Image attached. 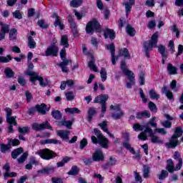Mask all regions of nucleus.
<instances>
[{
    "label": "nucleus",
    "instance_id": "obj_1",
    "mask_svg": "<svg viewBox=\"0 0 183 183\" xmlns=\"http://www.w3.org/2000/svg\"><path fill=\"white\" fill-rule=\"evenodd\" d=\"M106 49L110 51L111 56H112V65H115L117 64L116 61L119 59V56H124V58H131V54H129V51L127 48L121 49L119 50V55L115 56V44H110L106 45Z\"/></svg>",
    "mask_w": 183,
    "mask_h": 183
},
{
    "label": "nucleus",
    "instance_id": "obj_2",
    "mask_svg": "<svg viewBox=\"0 0 183 183\" xmlns=\"http://www.w3.org/2000/svg\"><path fill=\"white\" fill-rule=\"evenodd\" d=\"M4 111L6 112V122L8 124V133L14 134V127L18 125V122H16V116L12 117V110L9 107L4 109Z\"/></svg>",
    "mask_w": 183,
    "mask_h": 183
},
{
    "label": "nucleus",
    "instance_id": "obj_3",
    "mask_svg": "<svg viewBox=\"0 0 183 183\" xmlns=\"http://www.w3.org/2000/svg\"><path fill=\"white\" fill-rule=\"evenodd\" d=\"M120 68H122L123 74L128 76L129 82L127 84V88H132V85H135V77L134 76V72L127 68V62L125 60L121 61Z\"/></svg>",
    "mask_w": 183,
    "mask_h": 183
},
{
    "label": "nucleus",
    "instance_id": "obj_4",
    "mask_svg": "<svg viewBox=\"0 0 183 183\" xmlns=\"http://www.w3.org/2000/svg\"><path fill=\"white\" fill-rule=\"evenodd\" d=\"M25 74L31 76L29 81H31V82H33L34 85H35V81H39L40 86L45 87L49 84V81H48L47 79H44L42 76H40L39 74L35 71H25Z\"/></svg>",
    "mask_w": 183,
    "mask_h": 183
},
{
    "label": "nucleus",
    "instance_id": "obj_5",
    "mask_svg": "<svg viewBox=\"0 0 183 183\" xmlns=\"http://www.w3.org/2000/svg\"><path fill=\"white\" fill-rule=\"evenodd\" d=\"M158 33H154L149 41L144 43V48L146 52V56L149 58V51H152L153 48H157Z\"/></svg>",
    "mask_w": 183,
    "mask_h": 183
},
{
    "label": "nucleus",
    "instance_id": "obj_6",
    "mask_svg": "<svg viewBox=\"0 0 183 183\" xmlns=\"http://www.w3.org/2000/svg\"><path fill=\"white\" fill-rule=\"evenodd\" d=\"M94 29L97 32H101V24L98 22L97 19H93L92 21H89L86 26V34H94Z\"/></svg>",
    "mask_w": 183,
    "mask_h": 183
},
{
    "label": "nucleus",
    "instance_id": "obj_7",
    "mask_svg": "<svg viewBox=\"0 0 183 183\" xmlns=\"http://www.w3.org/2000/svg\"><path fill=\"white\" fill-rule=\"evenodd\" d=\"M36 154L39 155L42 159L46 160L52 159V158H55V157H56V153L49 149L39 150V152H36Z\"/></svg>",
    "mask_w": 183,
    "mask_h": 183
},
{
    "label": "nucleus",
    "instance_id": "obj_8",
    "mask_svg": "<svg viewBox=\"0 0 183 183\" xmlns=\"http://www.w3.org/2000/svg\"><path fill=\"white\" fill-rule=\"evenodd\" d=\"M94 135L97 137L99 140V144L102 148H108V139L105 136L102 135V133L99 129L95 128L94 129Z\"/></svg>",
    "mask_w": 183,
    "mask_h": 183
},
{
    "label": "nucleus",
    "instance_id": "obj_9",
    "mask_svg": "<svg viewBox=\"0 0 183 183\" xmlns=\"http://www.w3.org/2000/svg\"><path fill=\"white\" fill-rule=\"evenodd\" d=\"M32 129L34 131H42L44 129H51L52 130V127L48 121H46L41 124L34 123L32 124Z\"/></svg>",
    "mask_w": 183,
    "mask_h": 183
},
{
    "label": "nucleus",
    "instance_id": "obj_10",
    "mask_svg": "<svg viewBox=\"0 0 183 183\" xmlns=\"http://www.w3.org/2000/svg\"><path fill=\"white\" fill-rule=\"evenodd\" d=\"M180 142L179 140L174 136H172L171 138L169 139V142L165 143V147L169 149H174L179 145Z\"/></svg>",
    "mask_w": 183,
    "mask_h": 183
},
{
    "label": "nucleus",
    "instance_id": "obj_11",
    "mask_svg": "<svg viewBox=\"0 0 183 183\" xmlns=\"http://www.w3.org/2000/svg\"><path fill=\"white\" fill-rule=\"evenodd\" d=\"M110 109L115 110V112L112 115V118H114V119H121V118L124 117V112L121 111V107H119V105L114 106L112 104L110 106Z\"/></svg>",
    "mask_w": 183,
    "mask_h": 183
},
{
    "label": "nucleus",
    "instance_id": "obj_12",
    "mask_svg": "<svg viewBox=\"0 0 183 183\" xmlns=\"http://www.w3.org/2000/svg\"><path fill=\"white\" fill-rule=\"evenodd\" d=\"M59 49L55 44H52L45 51L46 56H57Z\"/></svg>",
    "mask_w": 183,
    "mask_h": 183
},
{
    "label": "nucleus",
    "instance_id": "obj_13",
    "mask_svg": "<svg viewBox=\"0 0 183 183\" xmlns=\"http://www.w3.org/2000/svg\"><path fill=\"white\" fill-rule=\"evenodd\" d=\"M92 159L96 162H99V161H104L105 157L101 149H97L92 154Z\"/></svg>",
    "mask_w": 183,
    "mask_h": 183
},
{
    "label": "nucleus",
    "instance_id": "obj_14",
    "mask_svg": "<svg viewBox=\"0 0 183 183\" xmlns=\"http://www.w3.org/2000/svg\"><path fill=\"white\" fill-rule=\"evenodd\" d=\"M123 146L124 147V148H126V149H128V151H129V152H131V154L134 155V159H137V161H139V159H141L142 155H141V154H139V152L135 154V149H134V147H131V144H129V143L125 142L123 144Z\"/></svg>",
    "mask_w": 183,
    "mask_h": 183
},
{
    "label": "nucleus",
    "instance_id": "obj_15",
    "mask_svg": "<svg viewBox=\"0 0 183 183\" xmlns=\"http://www.w3.org/2000/svg\"><path fill=\"white\" fill-rule=\"evenodd\" d=\"M147 132L149 134V137H151V142L152 144H164V141L159 137L154 135L152 129H148Z\"/></svg>",
    "mask_w": 183,
    "mask_h": 183
},
{
    "label": "nucleus",
    "instance_id": "obj_16",
    "mask_svg": "<svg viewBox=\"0 0 183 183\" xmlns=\"http://www.w3.org/2000/svg\"><path fill=\"white\" fill-rule=\"evenodd\" d=\"M69 64H72V60L63 59V61L60 62L58 66H60L62 72L67 73L69 72V69L66 66Z\"/></svg>",
    "mask_w": 183,
    "mask_h": 183
},
{
    "label": "nucleus",
    "instance_id": "obj_17",
    "mask_svg": "<svg viewBox=\"0 0 183 183\" xmlns=\"http://www.w3.org/2000/svg\"><path fill=\"white\" fill-rule=\"evenodd\" d=\"M109 98L108 94H100L94 99V104H107Z\"/></svg>",
    "mask_w": 183,
    "mask_h": 183
},
{
    "label": "nucleus",
    "instance_id": "obj_18",
    "mask_svg": "<svg viewBox=\"0 0 183 183\" xmlns=\"http://www.w3.org/2000/svg\"><path fill=\"white\" fill-rule=\"evenodd\" d=\"M155 119H157V117H153L152 119H150L149 122H147L144 125L145 132H148V129H151V127H149V125H151V127H153V128H155V129H157V122H155Z\"/></svg>",
    "mask_w": 183,
    "mask_h": 183
},
{
    "label": "nucleus",
    "instance_id": "obj_19",
    "mask_svg": "<svg viewBox=\"0 0 183 183\" xmlns=\"http://www.w3.org/2000/svg\"><path fill=\"white\" fill-rule=\"evenodd\" d=\"M99 126L100 127L101 129L104 131V132H106V134H108L109 137H110L113 139L114 138H115L114 134H111L109 131H108V122L104 121L102 123H99Z\"/></svg>",
    "mask_w": 183,
    "mask_h": 183
},
{
    "label": "nucleus",
    "instance_id": "obj_20",
    "mask_svg": "<svg viewBox=\"0 0 183 183\" xmlns=\"http://www.w3.org/2000/svg\"><path fill=\"white\" fill-rule=\"evenodd\" d=\"M174 159L178 161V164L176 165V169H181L182 168V158L179 152H175L173 156Z\"/></svg>",
    "mask_w": 183,
    "mask_h": 183
},
{
    "label": "nucleus",
    "instance_id": "obj_21",
    "mask_svg": "<svg viewBox=\"0 0 183 183\" xmlns=\"http://www.w3.org/2000/svg\"><path fill=\"white\" fill-rule=\"evenodd\" d=\"M69 131L66 130H59L57 131L58 137H60L64 141H68L69 139Z\"/></svg>",
    "mask_w": 183,
    "mask_h": 183
},
{
    "label": "nucleus",
    "instance_id": "obj_22",
    "mask_svg": "<svg viewBox=\"0 0 183 183\" xmlns=\"http://www.w3.org/2000/svg\"><path fill=\"white\" fill-rule=\"evenodd\" d=\"M129 1H127L123 4L126 9V16H128V15H129V12H131V9H132V5H135V0H129Z\"/></svg>",
    "mask_w": 183,
    "mask_h": 183
},
{
    "label": "nucleus",
    "instance_id": "obj_23",
    "mask_svg": "<svg viewBox=\"0 0 183 183\" xmlns=\"http://www.w3.org/2000/svg\"><path fill=\"white\" fill-rule=\"evenodd\" d=\"M104 35L106 39H107V38L115 39V31L113 29H106Z\"/></svg>",
    "mask_w": 183,
    "mask_h": 183
},
{
    "label": "nucleus",
    "instance_id": "obj_24",
    "mask_svg": "<svg viewBox=\"0 0 183 183\" xmlns=\"http://www.w3.org/2000/svg\"><path fill=\"white\" fill-rule=\"evenodd\" d=\"M136 118L137 119H144V118H151V113L147 110H144L142 112L137 113Z\"/></svg>",
    "mask_w": 183,
    "mask_h": 183
},
{
    "label": "nucleus",
    "instance_id": "obj_25",
    "mask_svg": "<svg viewBox=\"0 0 183 183\" xmlns=\"http://www.w3.org/2000/svg\"><path fill=\"white\" fill-rule=\"evenodd\" d=\"M36 111L39 112V114H41V115H45L46 114V104H41L36 105Z\"/></svg>",
    "mask_w": 183,
    "mask_h": 183
},
{
    "label": "nucleus",
    "instance_id": "obj_26",
    "mask_svg": "<svg viewBox=\"0 0 183 183\" xmlns=\"http://www.w3.org/2000/svg\"><path fill=\"white\" fill-rule=\"evenodd\" d=\"M166 169H167V171L170 173L174 172V171H179V169H177V167H174V162L171 159L167 160V165L166 167Z\"/></svg>",
    "mask_w": 183,
    "mask_h": 183
},
{
    "label": "nucleus",
    "instance_id": "obj_27",
    "mask_svg": "<svg viewBox=\"0 0 183 183\" xmlns=\"http://www.w3.org/2000/svg\"><path fill=\"white\" fill-rule=\"evenodd\" d=\"M52 18H55L56 20L54 23V26H59L60 29L62 30L64 29V24L59 21L61 19V17H59L56 13H54L52 16Z\"/></svg>",
    "mask_w": 183,
    "mask_h": 183
},
{
    "label": "nucleus",
    "instance_id": "obj_28",
    "mask_svg": "<svg viewBox=\"0 0 183 183\" xmlns=\"http://www.w3.org/2000/svg\"><path fill=\"white\" fill-rule=\"evenodd\" d=\"M162 92L165 94L168 99H174V94H172V92L168 90V86H164L162 89Z\"/></svg>",
    "mask_w": 183,
    "mask_h": 183
},
{
    "label": "nucleus",
    "instance_id": "obj_29",
    "mask_svg": "<svg viewBox=\"0 0 183 183\" xmlns=\"http://www.w3.org/2000/svg\"><path fill=\"white\" fill-rule=\"evenodd\" d=\"M23 152L24 149L22 147L17 148L11 152V158H13V159H16V158H18L21 154H23Z\"/></svg>",
    "mask_w": 183,
    "mask_h": 183
},
{
    "label": "nucleus",
    "instance_id": "obj_30",
    "mask_svg": "<svg viewBox=\"0 0 183 183\" xmlns=\"http://www.w3.org/2000/svg\"><path fill=\"white\" fill-rule=\"evenodd\" d=\"M92 60L88 63V66L91 71H94V72H98V68L97 67V65H95V59H94V56H91Z\"/></svg>",
    "mask_w": 183,
    "mask_h": 183
},
{
    "label": "nucleus",
    "instance_id": "obj_31",
    "mask_svg": "<svg viewBox=\"0 0 183 183\" xmlns=\"http://www.w3.org/2000/svg\"><path fill=\"white\" fill-rule=\"evenodd\" d=\"M58 127H66L69 129L72 128V122L71 121H61L57 123Z\"/></svg>",
    "mask_w": 183,
    "mask_h": 183
},
{
    "label": "nucleus",
    "instance_id": "obj_32",
    "mask_svg": "<svg viewBox=\"0 0 183 183\" xmlns=\"http://www.w3.org/2000/svg\"><path fill=\"white\" fill-rule=\"evenodd\" d=\"M167 71L169 74V75H176L177 74V69L172 64L169 63L167 64Z\"/></svg>",
    "mask_w": 183,
    "mask_h": 183
},
{
    "label": "nucleus",
    "instance_id": "obj_33",
    "mask_svg": "<svg viewBox=\"0 0 183 183\" xmlns=\"http://www.w3.org/2000/svg\"><path fill=\"white\" fill-rule=\"evenodd\" d=\"M60 44L64 48H69V43L68 42V36L62 35L60 41Z\"/></svg>",
    "mask_w": 183,
    "mask_h": 183
},
{
    "label": "nucleus",
    "instance_id": "obj_34",
    "mask_svg": "<svg viewBox=\"0 0 183 183\" xmlns=\"http://www.w3.org/2000/svg\"><path fill=\"white\" fill-rule=\"evenodd\" d=\"M64 111L67 114H81V110H79V109L76 107H73V108L67 107L66 109H64Z\"/></svg>",
    "mask_w": 183,
    "mask_h": 183
},
{
    "label": "nucleus",
    "instance_id": "obj_35",
    "mask_svg": "<svg viewBox=\"0 0 183 183\" xmlns=\"http://www.w3.org/2000/svg\"><path fill=\"white\" fill-rule=\"evenodd\" d=\"M41 145H45V144H59V141L55 139H46L45 140L40 141Z\"/></svg>",
    "mask_w": 183,
    "mask_h": 183
},
{
    "label": "nucleus",
    "instance_id": "obj_36",
    "mask_svg": "<svg viewBox=\"0 0 183 183\" xmlns=\"http://www.w3.org/2000/svg\"><path fill=\"white\" fill-rule=\"evenodd\" d=\"M28 46L31 49H34V48H36V42H35V40L31 36L28 37Z\"/></svg>",
    "mask_w": 183,
    "mask_h": 183
},
{
    "label": "nucleus",
    "instance_id": "obj_37",
    "mask_svg": "<svg viewBox=\"0 0 183 183\" xmlns=\"http://www.w3.org/2000/svg\"><path fill=\"white\" fill-rule=\"evenodd\" d=\"M97 110L94 107H90L88 111V116L87 118L89 119V122H91L92 121V118L94 117V115H96Z\"/></svg>",
    "mask_w": 183,
    "mask_h": 183
},
{
    "label": "nucleus",
    "instance_id": "obj_38",
    "mask_svg": "<svg viewBox=\"0 0 183 183\" xmlns=\"http://www.w3.org/2000/svg\"><path fill=\"white\" fill-rule=\"evenodd\" d=\"M158 51L164 58H168V53L165 51V46L162 44L159 45Z\"/></svg>",
    "mask_w": 183,
    "mask_h": 183
},
{
    "label": "nucleus",
    "instance_id": "obj_39",
    "mask_svg": "<svg viewBox=\"0 0 183 183\" xmlns=\"http://www.w3.org/2000/svg\"><path fill=\"white\" fill-rule=\"evenodd\" d=\"M0 25L1 26V32L4 33V35L11 32V28L9 27V25L4 24V23H1Z\"/></svg>",
    "mask_w": 183,
    "mask_h": 183
},
{
    "label": "nucleus",
    "instance_id": "obj_40",
    "mask_svg": "<svg viewBox=\"0 0 183 183\" xmlns=\"http://www.w3.org/2000/svg\"><path fill=\"white\" fill-rule=\"evenodd\" d=\"M30 130L31 128H29V127H19L18 129V132L22 135H26V134H29Z\"/></svg>",
    "mask_w": 183,
    "mask_h": 183
},
{
    "label": "nucleus",
    "instance_id": "obj_41",
    "mask_svg": "<svg viewBox=\"0 0 183 183\" xmlns=\"http://www.w3.org/2000/svg\"><path fill=\"white\" fill-rule=\"evenodd\" d=\"M16 29H11L9 31V39L10 41H16Z\"/></svg>",
    "mask_w": 183,
    "mask_h": 183
},
{
    "label": "nucleus",
    "instance_id": "obj_42",
    "mask_svg": "<svg viewBox=\"0 0 183 183\" xmlns=\"http://www.w3.org/2000/svg\"><path fill=\"white\" fill-rule=\"evenodd\" d=\"M126 31L129 36H134L135 34L137 33V31L134 29V27H132V26L130 24H127Z\"/></svg>",
    "mask_w": 183,
    "mask_h": 183
},
{
    "label": "nucleus",
    "instance_id": "obj_43",
    "mask_svg": "<svg viewBox=\"0 0 183 183\" xmlns=\"http://www.w3.org/2000/svg\"><path fill=\"white\" fill-rule=\"evenodd\" d=\"M84 0H71L70 1V6L72 8H79V6H81L82 5V2Z\"/></svg>",
    "mask_w": 183,
    "mask_h": 183
},
{
    "label": "nucleus",
    "instance_id": "obj_44",
    "mask_svg": "<svg viewBox=\"0 0 183 183\" xmlns=\"http://www.w3.org/2000/svg\"><path fill=\"white\" fill-rule=\"evenodd\" d=\"M51 117H53L54 119L59 120L61 118H62V114L61 112H59V110H53L51 112Z\"/></svg>",
    "mask_w": 183,
    "mask_h": 183
},
{
    "label": "nucleus",
    "instance_id": "obj_45",
    "mask_svg": "<svg viewBox=\"0 0 183 183\" xmlns=\"http://www.w3.org/2000/svg\"><path fill=\"white\" fill-rule=\"evenodd\" d=\"M182 129L181 127H176L174 130V133L172 135V137H174V138H179V137H182Z\"/></svg>",
    "mask_w": 183,
    "mask_h": 183
},
{
    "label": "nucleus",
    "instance_id": "obj_46",
    "mask_svg": "<svg viewBox=\"0 0 183 183\" xmlns=\"http://www.w3.org/2000/svg\"><path fill=\"white\" fill-rule=\"evenodd\" d=\"M79 174V169L76 166H73L69 172H68V175H78Z\"/></svg>",
    "mask_w": 183,
    "mask_h": 183
},
{
    "label": "nucleus",
    "instance_id": "obj_47",
    "mask_svg": "<svg viewBox=\"0 0 183 183\" xmlns=\"http://www.w3.org/2000/svg\"><path fill=\"white\" fill-rule=\"evenodd\" d=\"M116 164H117V159L110 157L109 162H107L105 166H103V168H104V169H107L108 167H113V165H115Z\"/></svg>",
    "mask_w": 183,
    "mask_h": 183
},
{
    "label": "nucleus",
    "instance_id": "obj_48",
    "mask_svg": "<svg viewBox=\"0 0 183 183\" xmlns=\"http://www.w3.org/2000/svg\"><path fill=\"white\" fill-rule=\"evenodd\" d=\"M143 168V177L146 179L149 178V167L148 165H144Z\"/></svg>",
    "mask_w": 183,
    "mask_h": 183
},
{
    "label": "nucleus",
    "instance_id": "obj_49",
    "mask_svg": "<svg viewBox=\"0 0 183 183\" xmlns=\"http://www.w3.org/2000/svg\"><path fill=\"white\" fill-rule=\"evenodd\" d=\"M149 94L152 99H159V94H157V92L154 89L149 90Z\"/></svg>",
    "mask_w": 183,
    "mask_h": 183
},
{
    "label": "nucleus",
    "instance_id": "obj_50",
    "mask_svg": "<svg viewBox=\"0 0 183 183\" xmlns=\"http://www.w3.org/2000/svg\"><path fill=\"white\" fill-rule=\"evenodd\" d=\"M4 74L6 78H12L14 75V71L9 67L5 69Z\"/></svg>",
    "mask_w": 183,
    "mask_h": 183
},
{
    "label": "nucleus",
    "instance_id": "obj_51",
    "mask_svg": "<svg viewBox=\"0 0 183 183\" xmlns=\"http://www.w3.org/2000/svg\"><path fill=\"white\" fill-rule=\"evenodd\" d=\"M100 76L102 78V82H105L107 81V69L104 67H102L100 70Z\"/></svg>",
    "mask_w": 183,
    "mask_h": 183
},
{
    "label": "nucleus",
    "instance_id": "obj_52",
    "mask_svg": "<svg viewBox=\"0 0 183 183\" xmlns=\"http://www.w3.org/2000/svg\"><path fill=\"white\" fill-rule=\"evenodd\" d=\"M26 158H28V152H24L18 159L19 164H24L25 161H26Z\"/></svg>",
    "mask_w": 183,
    "mask_h": 183
},
{
    "label": "nucleus",
    "instance_id": "obj_53",
    "mask_svg": "<svg viewBox=\"0 0 183 183\" xmlns=\"http://www.w3.org/2000/svg\"><path fill=\"white\" fill-rule=\"evenodd\" d=\"M145 126L141 125L139 123H136L133 125V129L138 132V131H144Z\"/></svg>",
    "mask_w": 183,
    "mask_h": 183
},
{
    "label": "nucleus",
    "instance_id": "obj_54",
    "mask_svg": "<svg viewBox=\"0 0 183 183\" xmlns=\"http://www.w3.org/2000/svg\"><path fill=\"white\" fill-rule=\"evenodd\" d=\"M51 172H54V167L44 168L39 171V174H51Z\"/></svg>",
    "mask_w": 183,
    "mask_h": 183
},
{
    "label": "nucleus",
    "instance_id": "obj_55",
    "mask_svg": "<svg viewBox=\"0 0 183 183\" xmlns=\"http://www.w3.org/2000/svg\"><path fill=\"white\" fill-rule=\"evenodd\" d=\"M20 142L18 139H9V145H12V147H16L17 145H19Z\"/></svg>",
    "mask_w": 183,
    "mask_h": 183
},
{
    "label": "nucleus",
    "instance_id": "obj_56",
    "mask_svg": "<svg viewBox=\"0 0 183 183\" xmlns=\"http://www.w3.org/2000/svg\"><path fill=\"white\" fill-rule=\"evenodd\" d=\"M11 59H12V58L11 57V55H8L7 57L2 56H0V62H2L4 64H6L9 62Z\"/></svg>",
    "mask_w": 183,
    "mask_h": 183
},
{
    "label": "nucleus",
    "instance_id": "obj_57",
    "mask_svg": "<svg viewBox=\"0 0 183 183\" xmlns=\"http://www.w3.org/2000/svg\"><path fill=\"white\" fill-rule=\"evenodd\" d=\"M13 16L16 19H22V14L19 10H16L13 12Z\"/></svg>",
    "mask_w": 183,
    "mask_h": 183
},
{
    "label": "nucleus",
    "instance_id": "obj_58",
    "mask_svg": "<svg viewBox=\"0 0 183 183\" xmlns=\"http://www.w3.org/2000/svg\"><path fill=\"white\" fill-rule=\"evenodd\" d=\"M9 148H10L9 144H1L0 151L1 152H3L4 154H5V152L9 151Z\"/></svg>",
    "mask_w": 183,
    "mask_h": 183
},
{
    "label": "nucleus",
    "instance_id": "obj_59",
    "mask_svg": "<svg viewBox=\"0 0 183 183\" xmlns=\"http://www.w3.org/2000/svg\"><path fill=\"white\" fill-rule=\"evenodd\" d=\"M149 108L150 111H152V112H157V111H158V109L157 108V105L154 104V103L152 102H150L149 103Z\"/></svg>",
    "mask_w": 183,
    "mask_h": 183
},
{
    "label": "nucleus",
    "instance_id": "obj_60",
    "mask_svg": "<svg viewBox=\"0 0 183 183\" xmlns=\"http://www.w3.org/2000/svg\"><path fill=\"white\" fill-rule=\"evenodd\" d=\"M65 97L67 99V101H72L74 98H75V96L74 95V92H69L65 94Z\"/></svg>",
    "mask_w": 183,
    "mask_h": 183
},
{
    "label": "nucleus",
    "instance_id": "obj_61",
    "mask_svg": "<svg viewBox=\"0 0 183 183\" xmlns=\"http://www.w3.org/2000/svg\"><path fill=\"white\" fill-rule=\"evenodd\" d=\"M161 124L162 127H164V128H171V127H172V123L168 120L161 122Z\"/></svg>",
    "mask_w": 183,
    "mask_h": 183
},
{
    "label": "nucleus",
    "instance_id": "obj_62",
    "mask_svg": "<svg viewBox=\"0 0 183 183\" xmlns=\"http://www.w3.org/2000/svg\"><path fill=\"white\" fill-rule=\"evenodd\" d=\"M168 177V172L167 170H162L161 174L159 175V179H165Z\"/></svg>",
    "mask_w": 183,
    "mask_h": 183
},
{
    "label": "nucleus",
    "instance_id": "obj_63",
    "mask_svg": "<svg viewBox=\"0 0 183 183\" xmlns=\"http://www.w3.org/2000/svg\"><path fill=\"white\" fill-rule=\"evenodd\" d=\"M4 179L6 181V179H8V178H12V177H16V173L15 172H8V173H4Z\"/></svg>",
    "mask_w": 183,
    "mask_h": 183
},
{
    "label": "nucleus",
    "instance_id": "obj_64",
    "mask_svg": "<svg viewBox=\"0 0 183 183\" xmlns=\"http://www.w3.org/2000/svg\"><path fill=\"white\" fill-rule=\"evenodd\" d=\"M39 26L42 29L48 28V24L44 20H39L37 22Z\"/></svg>",
    "mask_w": 183,
    "mask_h": 183
}]
</instances>
